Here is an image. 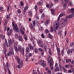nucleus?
I'll return each instance as SVG.
<instances>
[{
	"label": "nucleus",
	"mask_w": 74,
	"mask_h": 74,
	"mask_svg": "<svg viewBox=\"0 0 74 74\" xmlns=\"http://www.w3.org/2000/svg\"><path fill=\"white\" fill-rule=\"evenodd\" d=\"M9 50H10V51L7 53V56H10L12 55H14V50L12 49V47H9Z\"/></svg>",
	"instance_id": "nucleus-1"
},
{
	"label": "nucleus",
	"mask_w": 74,
	"mask_h": 74,
	"mask_svg": "<svg viewBox=\"0 0 74 74\" xmlns=\"http://www.w3.org/2000/svg\"><path fill=\"white\" fill-rule=\"evenodd\" d=\"M17 58L18 60L17 62L19 65H17V67H18V69H21V66H22V65L23 64V61L21 60L20 62V60L18 58V57H17Z\"/></svg>",
	"instance_id": "nucleus-2"
},
{
	"label": "nucleus",
	"mask_w": 74,
	"mask_h": 74,
	"mask_svg": "<svg viewBox=\"0 0 74 74\" xmlns=\"http://www.w3.org/2000/svg\"><path fill=\"white\" fill-rule=\"evenodd\" d=\"M20 45H18V47L16 46H13V48L14 49L15 51L16 52V53H19Z\"/></svg>",
	"instance_id": "nucleus-3"
},
{
	"label": "nucleus",
	"mask_w": 74,
	"mask_h": 74,
	"mask_svg": "<svg viewBox=\"0 0 74 74\" xmlns=\"http://www.w3.org/2000/svg\"><path fill=\"white\" fill-rule=\"evenodd\" d=\"M39 63L40 65L42 66L43 67L46 66V64L45 63V61L43 60H40L39 61Z\"/></svg>",
	"instance_id": "nucleus-4"
},
{
	"label": "nucleus",
	"mask_w": 74,
	"mask_h": 74,
	"mask_svg": "<svg viewBox=\"0 0 74 74\" xmlns=\"http://www.w3.org/2000/svg\"><path fill=\"white\" fill-rule=\"evenodd\" d=\"M19 52H22L23 53V55H25V48H21V46L20 45Z\"/></svg>",
	"instance_id": "nucleus-5"
},
{
	"label": "nucleus",
	"mask_w": 74,
	"mask_h": 74,
	"mask_svg": "<svg viewBox=\"0 0 74 74\" xmlns=\"http://www.w3.org/2000/svg\"><path fill=\"white\" fill-rule=\"evenodd\" d=\"M5 41V44L3 43V46H4V47L5 48H6V46L7 47V48H8L10 47V46L9 45H8V43L7 42V40H6Z\"/></svg>",
	"instance_id": "nucleus-6"
},
{
	"label": "nucleus",
	"mask_w": 74,
	"mask_h": 74,
	"mask_svg": "<svg viewBox=\"0 0 74 74\" xmlns=\"http://www.w3.org/2000/svg\"><path fill=\"white\" fill-rule=\"evenodd\" d=\"M3 66H4V70L5 71H6V70H7V67H8V66H9V65H8V62H7L6 63V65H5L4 63H3Z\"/></svg>",
	"instance_id": "nucleus-7"
},
{
	"label": "nucleus",
	"mask_w": 74,
	"mask_h": 74,
	"mask_svg": "<svg viewBox=\"0 0 74 74\" xmlns=\"http://www.w3.org/2000/svg\"><path fill=\"white\" fill-rule=\"evenodd\" d=\"M7 52V49L6 48H4V55H5V57L6 58V59L7 60L8 58L7 56V54L6 53Z\"/></svg>",
	"instance_id": "nucleus-8"
},
{
	"label": "nucleus",
	"mask_w": 74,
	"mask_h": 74,
	"mask_svg": "<svg viewBox=\"0 0 74 74\" xmlns=\"http://www.w3.org/2000/svg\"><path fill=\"white\" fill-rule=\"evenodd\" d=\"M13 30L15 31L16 32L18 33H19V28L18 27H13Z\"/></svg>",
	"instance_id": "nucleus-9"
},
{
	"label": "nucleus",
	"mask_w": 74,
	"mask_h": 74,
	"mask_svg": "<svg viewBox=\"0 0 74 74\" xmlns=\"http://www.w3.org/2000/svg\"><path fill=\"white\" fill-rule=\"evenodd\" d=\"M12 42L11 40L10 39H8V44L9 46V48H11V45H12Z\"/></svg>",
	"instance_id": "nucleus-10"
},
{
	"label": "nucleus",
	"mask_w": 74,
	"mask_h": 74,
	"mask_svg": "<svg viewBox=\"0 0 74 74\" xmlns=\"http://www.w3.org/2000/svg\"><path fill=\"white\" fill-rule=\"evenodd\" d=\"M18 40L20 41H21V42H23V41L22 37L21 35H20L18 36Z\"/></svg>",
	"instance_id": "nucleus-11"
},
{
	"label": "nucleus",
	"mask_w": 74,
	"mask_h": 74,
	"mask_svg": "<svg viewBox=\"0 0 74 74\" xmlns=\"http://www.w3.org/2000/svg\"><path fill=\"white\" fill-rule=\"evenodd\" d=\"M58 65H59V68L61 70H62V69L64 68V66L62 65V64H60V63H59Z\"/></svg>",
	"instance_id": "nucleus-12"
},
{
	"label": "nucleus",
	"mask_w": 74,
	"mask_h": 74,
	"mask_svg": "<svg viewBox=\"0 0 74 74\" xmlns=\"http://www.w3.org/2000/svg\"><path fill=\"white\" fill-rule=\"evenodd\" d=\"M12 34V29H10V31L8 32V33L7 34L8 36H11Z\"/></svg>",
	"instance_id": "nucleus-13"
},
{
	"label": "nucleus",
	"mask_w": 74,
	"mask_h": 74,
	"mask_svg": "<svg viewBox=\"0 0 74 74\" xmlns=\"http://www.w3.org/2000/svg\"><path fill=\"white\" fill-rule=\"evenodd\" d=\"M30 28L32 30H34V27L33 26V25L32 23H31L30 25Z\"/></svg>",
	"instance_id": "nucleus-14"
},
{
	"label": "nucleus",
	"mask_w": 74,
	"mask_h": 74,
	"mask_svg": "<svg viewBox=\"0 0 74 74\" xmlns=\"http://www.w3.org/2000/svg\"><path fill=\"white\" fill-rule=\"evenodd\" d=\"M49 4L50 6V7H53V3H52V2L51 1H49Z\"/></svg>",
	"instance_id": "nucleus-15"
},
{
	"label": "nucleus",
	"mask_w": 74,
	"mask_h": 74,
	"mask_svg": "<svg viewBox=\"0 0 74 74\" xmlns=\"http://www.w3.org/2000/svg\"><path fill=\"white\" fill-rule=\"evenodd\" d=\"M20 31H21V33L23 35H24L25 34V32L23 31V30L22 29H20Z\"/></svg>",
	"instance_id": "nucleus-16"
},
{
	"label": "nucleus",
	"mask_w": 74,
	"mask_h": 74,
	"mask_svg": "<svg viewBox=\"0 0 74 74\" xmlns=\"http://www.w3.org/2000/svg\"><path fill=\"white\" fill-rule=\"evenodd\" d=\"M67 19H65L63 22H62V23H64L65 25H66L67 23Z\"/></svg>",
	"instance_id": "nucleus-17"
},
{
	"label": "nucleus",
	"mask_w": 74,
	"mask_h": 74,
	"mask_svg": "<svg viewBox=\"0 0 74 74\" xmlns=\"http://www.w3.org/2000/svg\"><path fill=\"white\" fill-rule=\"evenodd\" d=\"M12 25L13 27H15L17 26V24H14V22L12 23Z\"/></svg>",
	"instance_id": "nucleus-18"
},
{
	"label": "nucleus",
	"mask_w": 74,
	"mask_h": 74,
	"mask_svg": "<svg viewBox=\"0 0 74 74\" xmlns=\"http://www.w3.org/2000/svg\"><path fill=\"white\" fill-rule=\"evenodd\" d=\"M49 21L47 20L45 23V25L46 26H47V25H48V24H49Z\"/></svg>",
	"instance_id": "nucleus-19"
},
{
	"label": "nucleus",
	"mask_w": 74,
	"mask_h": 74,
	"mask_svg": "<svg viewBox=\"0 0 74 74\" xmlns=\"http://www.w3.org/2000/svg\"><path fill=\"white\" fill-rule=\"evenodd\" d=\"M29 47H30V51H32L33 50L34 47L33 46H29Z\"/></svg>",
	"instance_id": "nucleus-20"
},
{
	"label": "nucleus",
	"mask_w": 74,
	"mask_h": 74,
	"mask_svg": "<svg viewBox=\"0 0 74 74\" xmlns=\"http://www.w3.org/2000/svg\"><path fill=\"white\" fill-rule=\"evenodd\" d=\"M66 63H68V62H71V60L70 59H66Z\"/></svg>",
	"instance_id": "nucleus-21"
},
{
	"label": "nucleus",
	"mask_w": 74,
	"mask_h": 74,
	"mask_svg": "<svg viewBox=\"0 0 74 74\" xmlns=\"http://www.w3.org/2000/svg\"><path fill=\"white\" fill-rule=\"evenodd\" d=\"M64 50H61V53L62 56H64Z\"/></svg>",
	"instance_id": "nucleus-22"
},
{
	"label": "nucleus",
	"mask_w": 74,
	"mask_h": 74,
	"mask_svg": "<svg viewBox=\"0 0 74 74\" xmlns=\"http://www.w3.org/2000/svg\"><path fill=\"white\" fill-rule=\"evenodd\" d=\"M70 12H71L72 13H73V14L74 12V8H72L70 10Z\"/></svg>",
	"instance_id": "nucleus-23"
},
{
	"label": "nucleus",
	"mask_w": 74,
	"mask_h": 74,
	"mask_svg": "<svg viewBox=\"0 0 74 74\" xmlns=\"http://www.w3.org/2000/svg\"><path fill=\"white\" fill-rule=\"evenodd\" d=\"M50 28L51 29L50 31V33H53V27H51Z\"/></svg>",
	"instance_id": "nucleus-24"
},
{
	"label": "nucleus",
	"mask_w": 74,
	"mask_h": 74,
	"mask_svg": "<svg viewBox=\"0 0 74 74\" xmlns=\"http://www.w3.org/2000/svg\"><path fill=\"white\" fill-rule=\"evenodd\" d=\"M23 38L25 41H26V40H27V37H26V35H24Z\"/></svg>",
	"instance_id": "nucleus-25"
},
{
	"label": "nucleus",
	"mask_w": 74,
	"mask_h": 74,
	"mask_svg": "<svg viewBox=\"0 0 74 74\" xmlns=\"http://www.w3.org/2000/svg\"><path fill=\"white\" fill-rule=\"evenodd\" d=\"M48 36L49 38L52 39V35H51V34H49Z\"/></svg>",
	"instance_id": "nucleus-26"
},
{
	"label": "nucleus",
	"mask_w": 74,
	"mask_h": 74,
	"mask_svg": "<svg viewBox=\"0 0 74 74\" xmlns=\"http://www.w3.org/2000/svg\"><path fill=\"white\" fill-rule=\"evenodd\" d=\"M29 16H32V12L30 11L29 13Z\"/></svg>",
	"instance_id": "nucleus-27"
},
{
	"label": "nucleus",
	"mask_w": 74,
	"mask_h": 74,
	"mask_svg": "<svg viewBox=\"0 0 74 74\" xmlns=\"http://www.w3.org/2000/svg\"><path fill=\"white\" fill-rule=\"evenodd\" d=\"M35 52V53H38V49L37 48H35L34 49Z\"/></svg>",
	"instance_id": "nucleus-28"
},
{
	"label": "nucleus",
	"mask_w": 74,
	"mask_h": 74,
	"mask_svg": "<svg viewBox=\"0 0 74 74\" xmlns=\"http://www.w3.org/2000/svg\"><path fill=\"white\" fill-rule=\"evenodd\" d=\"M39 31H41L43 30V27H40L39 28Z\"/></svg>",
	"instance_id": "nucleus-29"
},
{
	"label": "nucleus",
	"mask_w": 74,
	"mask_h": 74,
	"mask_svg": "<svg viewBox=\"0 0 74 74\" xmlns=\"http://www.w3.org/2000/svg\"><path fill=\"white\" fill-rule=\"evenodd\" d=\"M38 50L40 51L41 52H44V49H42V48H38Z\"/></svg>",
	"instance_id": "nucleus-30"
},
{
	"label": "nucleus",
	"mask_w": 74,
	"mask_h": 74,
	"mask_svg": "<svg viewBox=\"0 0 74 74\" xmlns=\"http://www.w3.org/2000/svg\"><path fill=\"white\" fill-rule=\"evenodd\" d=\"M45 33L47 34L48 33H49V30H48V29H46L45 30Z\"/></svg>",
	"instance_id": "nucleus-31"
},
{
	"label": "nucleus",
	"mask_w": 74,
	"mask_h": 74,
	"mask_svg": "<svg viewBox=\"0 0 74 74\" xmlns=\"http://www.w3.org/2000/svg\"><path fill=\"white\" fill-rule=\"evenodd\" d=\"M65 15V14H64V13H63L62 14H61L59 16V17H62V16H63V15Z\"/></svg>",
	"instance_id": "nucleus-32"
},
{
	"label": "nucleus",
	"mask_w": 74,
	"mask_h": 74,
	"mask_svg": "<svg viewBox=\"0 0 74 74\" xmlns=\"http://www.w3.org/2000/svg\"><path fill=\"white\" fill-rule=\"evenodd\" d=\"M71 51V50L70 49H69L67 51V54L68 55H69L70 53V52Z\"/></svg>",
	"instance_id": "nucleus-33"
},
{
	"label": "nucleus",
	"mask_w": 74,
	"mask_h": 74,
	"mask_svg": "<svg viewBox=\"0 0 74 74\" xmlns=\"http://www.w3.org/2000/svg\"><path fill=\"white\" fill-rule=\"evenodd\" d=\"M3 7H0V11H1L2 12H3V11H4V10H3Z\"/></svg>",
	"instance_id": "nucleus-34"
},
{
	"label": "nucleus",
	"mask_w": 74,
	"mask_h": 74,
	"mask_svg": "<svg viewBox=\"0 0 74 74\" xmlns=\"http://www.w3.org/2000/svg\"><path fill=\"white\" fill-rule=\"evenodd\" d=\"M32 23L33 25L34 26H36V21H33Z\"/></svg>",
	"instance_id": "nucleus-35"
},
{
	"label": "nucleus",
	"mask_w": 74,
	"mask_h": 74,
	"mask_svg": "<svg viewBox=\"0 0 74 74\" xmlns=\"http://www.w3.org/2000/svg\"><path fill=\"white\" fill-rule=\"evenodd\" d=\"M45 16V14L44 13H42V17L41 18V19H43L44 18V16Z\"/></svg>",
	"instance_id": "nucleus-36"
},
{
	"label": "nucleus",
	"mask_w": 74,
	"mask_h": 74,
	"mask_svg": "<svg viewBox=\"0 0 74 74\" xmlns=\"http://www.w3.org/2000/svg\"><path fill=\"white\" fill-rule=\"evenodd\" d=\"M51 14H54V12L55 11V10L54 9H52L51 10Z\"/></svg>",
	"instance_id": "nucleus-37"
},
{
	"label": "nucleus",
	"mask_w": 74,
	"mask_h": 74,
	"mask_svg": "<svg viewBox=\"0 0 74 74\" xmlns=\"http://www.w3.org/2000/svg\"><path fill=\"white\" fill-rule=\"evenodd\" d=\"M37 4L38 5H40L42 4V2H38L37 3Z\"/></svg>",
	"instance_id": "nucleus-38"
},
{
	"label": "nucleus",
	"mask_w": 74,
	"mask_h": 74,
	"mask_svg": "<svg viewBox=\"0 0 74 74\" xmlns=\"http://www.w3.org/2000/svg\"><path fill=\"white\" fill-rule=\"evenodd\" d=\"M29 47H28L27 49V52H28V53H29L30 52V50H29Z\"/></svg>",
	"instance_id": "nucleus-39"
},
{
	"label": "nucleus",
	"mask_w": 74,
	"mask_h": 74,
	"mask_svg": "<svg viewBox=\"0 0 74 74\" xmlns=\"http://www.w3.org/2000/svg\"><path fill=\"white\" fill-rule=\"evenodd\" d=\"M33 56V54L32 53H29L28 54L29 57H31Z\"/></svg>",
	"instance_id": "nucleus-40"
},
{
	"label": "nucleus",
	"mask_w": 74,
	"mask_h": 74,
	"mask_svg": "<svg viewBox=\"0 0 74 74\" xmlns=\"http://www.w3.org/2000/svg\"><path fill=\"white\" fill-rule=\"evenodd\" d=\"M74 42H72L70 44V47H73L74 45Z\"/></svg>",
	"instance_id": "nucleus-41"
},
{
	"label": "nucleus",
	"mask_w": 74,
	"mask_h": 74,
	"mask_svg": "<svg viewBox=\"0 0 74 74\" xmlns=\"http://www.w3.org/2000/svg\"><path fill=\"white\" fill-rule=\"evenodd\" d=\"M17 44H18V42H15L14 43V46H16V45H17Z\"/></svg>",
	"instance_id": "nucleus-42"
},
{
	"label": "nucleus",
	"mask_w": 74,
	"mask_h": 74,
	"mask_svg": "<svg viewBox=\"0 0 74 74\" xmlns=\"http://www.w3.org/2000/svg\"><path fill=\"white\" fill-rule=\"evenodd\" d=\"M14 36H15V38L16 39H18V34H15Z\"/></svg>",
	"instance_id": "nucleus-43"
},
{
	"label": "nucleus",
	"mask_w": 74,
	"mask_h": 74,
	"mask_svg": "<svg viewBox=\"0 0 74 74\" xmlns=\"http://www.w3.org/2000/svg\"><path fill=\"white\" fill-rule=\"evenodd\" d=\"M38 44H40L41 43V41L39 40L37 42Z\"/></svg>",
	"instance_id": "nucleus-44"
},
{
	"label": "nucleus",
	"mask_w": 74,
	"mask_h": 74,
	"mask_svg": "<svg viewBox=\"0 0 74 74\" xmlns=\"http://www.w3.org/2000/svg\"><path fill=\"white\" fill-rule=\"evenodd\" d=\"M69 18H71L73 17V14H71L69 15Z\"/></svg>",
	"instance_id": "nucleus-45"
},
{
	"label": "nucleus",
	"mask_w": 74,
	"mask_h": 74,
	"mask_svg": "<svg viewBox=\"0 0 74 74\" xmlns=\"http://www.w3.org/2000/svg\"><path fill=\"white\" fill-rule=\"evenodd\" d=\"M63 70H64V72H65V73L67 72V69H64V68H63Z\"/></svg>",
	"instance_id": "nucleus-46"
},
{
	"label": "nucleus",
	"mask_w": 74,
	"mask_h": 74,
	"mask_svg": "<svg viewBox=\"0 0 74 74\" xmlns=\"http://www.w3.org/2000/svg\"><path fill=\"white\" fill-rule=\"evenodd\" d=\"M58 25L57 24H56V29L57 30L58 29Z\"/></svg>",
	"instance_id": "nucleus-47"
},
{
	"label": "nucleus",
	"mask_w": 74,
	"mask_h": 74,
	"mask_svg": "<svg viewBox=\"0 0 74 74\" xmlns=\"http://www.w3.org/2000/svg\"><path fill=\"white\" fill-rule=\"evenodd\" d=\"M20 4L21 5V6H23V5H24V3H23V2L22 1L20 2Z\"/></svg>",
	"instance_id": "nucleus-48"
},
{
	"label": "nucleus",
	"mask_w": 74,
	"mask_h": 74,
	"mask_svg": "<svg viewBox=\"0 0 74 74\" xmlns=\"http://www.w3.org/2000/svg\"><path fill=\"white\" fill-rule=\"evenodd\" d=\"M61 32H62V31H60L58 33V35L59 36H60L62 35V33H61Z\"/></svg>",
	"instance_id": "nucleus-49"
},
{
	"label": "nucleus",
	"mask_w": 74,
	"mask_h": 74,
	"mask_svg": "<svg viewBox=\"0 0 74 74\" xmlns=\"http://www.w3.org/2000/svg\"><path fill=\"white\" fill-rule=\"evenodd\" d=\"M47 73H48V74H51V71L50 70H49L47 71Z\"/></svg>",
	"instance_id": "nucleus-50"
},
{
	"label": "nucleus",
	"mask_w": 74,
	"mask_h": 74,
	"mask_svg": "<svg viewBox=\"0 0 74 74\" xmlns=\"http://www.w3.org/2000/svg\"><path fill=\"white\" fill-rule=\"evenodd\" d=\"M57 71H59V68L58 67H56V69Z\"/></svg>",
	"instance_id": "nucleus-51"
},
{
	"label": "nucleus",
	"mask_w": 74,
	"mask_h": 74,
	"mask_svg": "<svg viewBox=\"0 0 74 74\" xmlns=\"http://www.w3.org/2000/svg\"><path fill=\"white\" fill-rule=\"evenodd\" d=\"M35 9L36 10V11H37V10H38V8H37V5L35 6Z\"/></svg>",
	"instance_id": "nucleus-52"
},
{
	"label": "nucleus",
	"mask_w": 74,
	"mask_h": 74,
	"mask_svg": "<svg viewBox=\"0 0 74 74\" xmlns=\"http://www.w3.org/2000/svg\"><path fill=\"white\" fill-rule=\"evenodd\" d=\"M39 12L40 13H42V9H40L39 10Z\"/></svg>",
	"instance_id": "nucleus-53"
},
{
	"label": "nucleus",
	"mask_w": 74,
	"mask_h": 74,
	"mask_svg": "<svg viewBox=\"0 0 74 74\" xmlns=\"http://www.w3.org/2000/svg\"><path fill=\"white\" fill-rule=\"evenodd\" d=\"M24 9L27 10L28 9V6H26L24 8Z\"/></svg>",
	"instance_id": "nucleus-54"
},
{
	"label": "nucleus",
	"mask_w": 74,
	"mask_h": 74,
	"mask_svg": "<svg viewBox=\"0 0 74 74\" xmlns=\"http://www.w3.org/2000/svg\"><path fill=\"white\" fill-rule=\"evenodd\" d=\"M58 58L59 61L60 62H61V59L60 58V57L59 56H58Z\"/></svg>",
	"instance_id": "nucleus-55"
},
{
	"label": "nucleus",
	"mask_w": 74,
	"mask_h": 74,
	"mask_svg": "<svg viewBox=\"0 0 74 74\" xmlns=\"http://www.w3.org/2000/svg\"><path fill=\"white\" fill-rule=\"evenodd\" d=\"M41 36L43 38H44L45 37H44V34H42V35H41Z\"/></svg>",
	"instance_id": "nucleus-56"
},
{
	"label": "nucleus",
	"mask_w": 74,
	"mask_h": 74,
	"mask_svg": "<svg viewBox=\"0 0 74 74\" xmlns=\"http://www.w3.org/2000/svg\"><path fill=\"white\" fill-rule=\"evenodd\" d=\"M34 42H35L34 40L33 42H32V44L34 47H35V44L34 43Z\"/></svg>",
	"instance_id": "nucleus-57"
},
{
	"label": "nucleus",
	"mask_w": 74,
	"mask_h": 74,
	"mask_svg": "<svg viewBox=\"0 0 74 74\" xmlns=\"http://www.w3.org/2000/svg\"><path fill=\"white\" fill-rule=\"evenodd\" d=\"M7 26L5 27L4 30H5V31H6V30H7Z\"/></svg>",
	"instance_id": "nucleus-58"
},
{
	"label": "nucleus",
	"mask_w": 74,
	"mask_h": 74,
	"mask_svg": "<svg viewBox=\"0 0 74 74\" xmlns=\"http://www.w3.org/2000/svg\"><path fill=\"white\" fill-rule=\"evenodd\" d=\"M69 5H71V6H72L73 5V3H72V2H70L69 3Z\"/></svg>",
	"instance_id": "nucleus-59"
},
{
	"label": "nucleus",
	"mask_w": 74,
	"mask_h": 74,
	"mask_svg": "<svg viewBox=\"0 0 74 74\" xmlns=\"http://www.w3.org/2000/svg\"><path fill=\"white\" fill-rule=\"evenodd\" d=\"M69 18H70L69 17V15L66 16V17L65 18L66 19H67H67H69Z\"/></svg>",
	"instance_id": "nucleus-60"
},
{
	"label": "nucleus",
	"mask_w": 74,
	"mask_h": 74,
	"mask_svg": "<svg viewBox=\"0 0 74 74\" xmlns=\"http://www.w3.org/2000/svg\"><path fill=\"white\" fill-rule=\"evenodd\" d=\"M50 70L52 71H53V66H52L50 68Z\"/></svg>",
	"instance_id": "nucleus-61"
},
{
	"label": "nucleus",
	"mask_w": 74,
	"mask_h": 74,
	"mask_svg": "<svg viewBox=\"0 0 74 74\" xmlns=\"http://www.w3.org/2000/svg\"><path fill=\"white\" fill-rule=\"evenodd\" d=\"M48 62L49 63H51V59H49V60H48Z\"/></svg>",
	"instance_id": "nucleus-62"
},
{
	"label": "nucleus",
	"mask_w": 74,
	"mask_h": 74,
	"mask_svg": "<svg viewBox=\"0 0 74 74\" xmlns=\"http://www.w3.org/2000/svg\"><path fill=\"white\" fill-rule=\"evenodd\" d=\"M41 55H44V52L43 51H42V52L41 53Z\"/></svg>",
	"instance_id": "nucleus-63"
},
{
	"label": "nucleus",
	"mask_w": 74,
	"mask_h": 74,
	"mask_svg": "<svg viewBox=\"0 0 74 74\" xmlns=\"http://www.w3.org/2000/svg\"><path fill=\"white\" fill-rule=\"evenodd\" d=\"M71 71L73 72V73H74V68H71Z\"/></svg>",
	"instance_id": "nucleus-64"
}]
</instances>
